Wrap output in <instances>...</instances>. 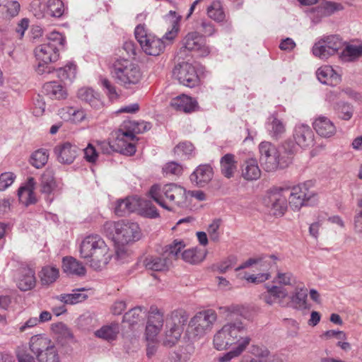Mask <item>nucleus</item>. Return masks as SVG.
Masks as SVG:
<instances>
[{"label":"nucleus","mask_w":362,"mask_h":362,"mask_svg":"<svg viewBox=\"0 0 362 362\" xmlns=\"http://www.w3.org/2000/svg\"><path fill=\"white\" fill-rule=\"evenodd\" d=\"M209 17L217 22H222L225 19V13L221 1H214L207 8Z\"/></svg>","instance_id":"obj_46"},{"label":"nucleus","mask_w":362,"mask_h":362,"mask_svg":"<svg viewBox=\"0 0 362 362\" xmlns=\"http://www.w3.org/2000/svg\"><path fill=\"white\" fill-rule=\"evenodd\" d=\"M213 169L209 165H199L190 175V180L199 187H204L212 179Z\"/></svg>","instance_id":"obj_23"},{"label":"nucleus","mask_w":362,"mask_h":362,"mask_svg":"<svg viewBox=\"0 0 362 362\" xmlns=\"http://www.w3.org/2000/svg\"><path fill=\"white\" fill-rule=\"evenodd\" d=\"M293 279V276L292 273L289 272H283L281 271H278L273 282L284 286H288L291 284Z\"/></svg>","instance_id":"obj_60"},{"label":"nucleus","mask_w":362,"mask_h":362,"mask_svg":"<svg viewBox=\"0 0 362 362\" xmlns=\"http://www.w3.org/2000/svg\"><path fill=\"white\" fill-rule=\"evenodd\" d=\"M258 148L260 164L267 172L285 168L291 163L293 150L289 142L277 147L269 141H262Z\"/></svg>","instance_id":"obj_1"},{"label":"nucleus","mask_w":362,"mask_h":362,"mask_svg":"<svg viewBox=\"0 0 362 362\" xmlns=\"http://www.w3.org/2000/svg\"><path fill=\"white\" fill-rule=\"evenodd\" d=\"M105 233L116 244L124 245L140 238V228L137 223L126 221H107L103 226Z\"/></svg>","instance_id":"obj_7"},{"label":"nucleus","mask_w":362,"mask_h":362,"mask_svg":"<svg viewBox=\"0 0 362 362\" xmlns=\"http://www.w3.org/2000/svg\"><path fill=\"white\" fill-rule=\"evenodd\" d=\"M182 166L176 162L167 163L163 168V173L165 176L180 175L182 173Z\"/></svg>","instance_id":"obj_57"},{"label":"nucleus","mask_w":362,"mask_h":362,"mask_svg":"<svg viewBox=\"0 0 362 362\" xmlns=\"http://www.w3.org/2000/svg\"><path fill=\"white\" fill-rule=\"evenodd\" d=\"M77 97L79 100L88 103L92 108L96 110H100L103 108L104 103L101 100L100 94L91 88H81L77 92Z\"/></svg>","instance_id":"obj_22"},{"label":"nucleus","mask_w":362,"mask_h":362,"mask_svg":"<svg viewBox=\"0 0 362 362\" xmlns=\"http://www.w3.org/2000/svg\"><path fill=\"white\" fill-rule=\"evenodd\" d=\"M119 333V325L118 323H111L101 327L95 332V336L107 340L112 341L116 339Z\"/></svg>","instance_id":"obj_36"},{"label":"nucleus","mask_w":362,"mask_h":362,"mask_svg":"<svg viewBox=\"0 0 362 362\" xmlns=\"http://www.w3.org/2000/svg\"><path fill=\"white\" fill-rule=\"evenodd\" d=\"M53 151L58 162L66 165L71 164L78 153V148L68 141L58 144Z\"/></svg>","instance_id":"obj_17"},{"label":"nucleus","mask_w":362,"mask_h":362,"mask_svg":"<svg viewBox=\"0 0 362 362\" xmlns=\"http://www.w3.org/2000/svg\"><path fill=\"white\" fill-rule=\"evenodd\" d=\"M308 289L305 287L297 288L291 296V302L295 307L298 309H306L307 306Z\"/></svg>","instance_id":"obj_44"},{"label":"nucleus","mask_w":362,"mask_h":362,"mask_svg":"<svg viewBox=\"0 0 362 362\" xmlns=\"http://www.w3.org/2000/svg\"><path fill=\"white\" fill-rule=\"evenodd\" d=\"M173 75L179 82L189 88L198 85L199 78L195 67L189 63L178 64L173 69Z\"/></svg>","instance_id":"obj_14"},{"label":"nucleus","mask_w":362,"mask_h":362,"mask_svg":"<svg viewBox=\"0 0 362 362\" xmlns=\"http://www.w3.org/2000/svg\"><path fill=\"white\" fill-rule=\"evenodd\" d=\"M313 127L320 136L325 139L332 137L337 133L334 123L324 115H318L314 119Z\"/></svg>","instance_id":"obj_18"},{"label":"nucleus","mask_w":362,"mask_h":362,"mask_svg":"<svg viewBox=\"0 0 362 362\" xmlns=\"http://www.w3.org/2000/svg\"><path fill=\"white\" fill-rule=\"evenodd\" d=\"M136 137L133 132L119 129L114 141L115 151L132 156L136 152Z\"/></svg>","instance_id":"obj_16"},{"label":"nucleus","mask_w":362,"mask_h":362,"mask_svg":"<svg viewBox=\"0 0 362 362\" xmlns=\"http://www.w3.org/2000/svg\"><path fill=\"white\" fill-rule=\"evenodd\" d=\"M35 181L33 177H29L25 185L21 187L18 191L20 202L25 206L36 202V197L34 194Z\"/></svg>","instance_id":"obj_26"},{"label":"nucleus","mask_w":362,"mask_h":362,"mask_svg":"<svg viewBox=\"0 0 362 362\" xmlns=\"http://www.w3.org/2000/svg\"><path fill=\"white\" fill-rule=\"evenodd\" d=\"M276 259L277 257L274 255L258 257V262L256 268L263 272H269V270L276 265Z\"/></svg>","instance_id":"obj_51"},{"label":"nucleus","mask_w":362,"mask_h":362,"mask_svg":"<svg viewBox=\"0 0 362 362\" xmlns=\"http://www.w3.org/2000/svg\"><path fill=\"white\" fill-rule=\"evenodd\" d=\"M241 172L243 177L248 181L257 180L261 175L257 161L253 158L243 161L241 165Z\"/></svg>","instance_id":"obj_28"},{"label":"nucleus","mask_w":362,"mask_h":362,"mask_svg":"<svg viewBox=\"0 0 362 362\" xmlns=\"http://www.w3.org/2000/svg\"><path fill=\"white\" fill-rule=\"evenodd\" d=\"M170 262L165 256H148L143 261V265L146 269L161 272L166 270Z\"/></svg>","instance_id":"obj_32"},{"label":"nucleus","mask_w":362,"mask_h":362,"mask_svg":"<svg viewBox=\"0 0 362 362\" xmlns=\"http://www.w3.org/2000/svg\"><path fill=\"white\" fill-rule=\"evenodd\" d=\"M343 46V40L338 35L324 36L314 44L312 53L315 57L326 60L338 53Z\"/></svg>","instance_id":"obj_12"},{"label":"nucleus","mask_w":362,"mask_h":362,"mask_svg":"<svg viewBox=\"0 0 362 362\" xmlns=\"http://www.w3.org/2000/svg\"><path fill=\"white\" fill-rule=\"evenodd\" d=\"M141 206L142 200L136 197L119 199L115 203V214L118 216H124L136 211Z\"/></svg>","instance_id":"obj_20"},{"label":"nucleus","mask_w":362,"mask_h":362,"mask_svg":"<svg viewBox=\"0 0 362 362\" xmlns=\"http://www.w3.org/2000/svg\"><path fill=\"white\" fill-rule=\"evenodd\" d=\"M47 7L52 17L59 18L64 12V3L61 0H48Z\"/></svg>","instance_id":"obj_52"},{"label":"nucleus","mask_w":362,"mask_h":362,"mask_svg":"<svg viewBox=\"0 0 362 362\" xmlns=\"http://www.w3.org/2000/svg\"><path fill=\"white\" fill-rule=\"evenodd\" d=\"M80 257L95 270H101L109 263L112 252L105 240L98 235H90L83 238L79 246Z\"/></svg>","instance_id":"obj_2"},{"label":"nucleus","mask_w":362,"mask_h":362,"mask_svg":"<svg viewBox=\"0 0 362 362\" xmlns=\"http://www.w3.org/2000/svg\"><path fill=\"white\" fill-rule=\"evenodd\" d=\"M52 330L55 334L58 335V341H59L60 338H62V339H69L73 338V334L69 328L62 322H58L52 325Z\"/></svg>","instance_id":"obj_54"},{"label":"nucleus","mask_w":362,"mask_h":362,"mask_svg":"<svg viewBox=\"0 0 362 362\" xmlns=\"http://www.w3.org/2000/svg\"><path fill=\"white\" fill-rule=\"evenodd\" d=\"M221 313L226 315V317H232L235 315L245 317L246 310L243 305L233 304L228 306L221 307L219 308Z\"/></svg>","instance_id":"obj_49"},{"label":"nucleus","mask_w":362,"mask_h":362,"mask_svg":"<svg viewBox=\"0 0 362 362\" xmlns=\"http://www.w3.org/2000/svg\"><path fill=\"white\" fill-rule=\"evenodd\" d=\"M256 354L262 359L263 362H283L278 356L270 355L269 350L265 347H261Z\"/></svg>","instance_id":"obj_62"},{"label":"nucleus","mask_w":362,"mask_h":362,"mask_svg":"<svg viewBox=\"0 0 362 362\" xmlns=\"http://www.w3.org/2000/svg\"><path fill=\"white\" fill-rule=\"evenodd\" d=\"M149 195L159 206L168 211H173L175 206H182L187 199L185 189L175 183L154 185L149 190Z\"/></svg>","instance_id":"obj_5"},{"label":"nucleus","mask_w":362,"mask_h":362,"mask_svg":"<svg viewBox=\"0 0 362 362\" xmlns=\"http://www.w3.org/2000/svg\"><path fill=\"white\" fill-rule=\"evenodd\" d=\"M37 362H62L57 349L54 345L36 358Z\"/></svg>","instance_id":"obj_50"},{"label":"nucleus","mask_w":362,"mask_h":362,"mask_svg":"<svg viewBox=\"0 0 362 362\" xmlns=\"http://www.w3.org/2000/svg\"><path fill=\"white\" fill-rule=\"evenodd\" d=\"M288 292L286 288L277 286H267V291L262 293L261 298L268 305L281 303L286 296Z\"/></svg>","instance_id":"obj_24"},{"label":"nucleus","mask_w":362,"mask_h":362,"mask_svg":"<svg viewBox=\"0 0 362 362\" xmlns=\"http://www.w3.org/2000/svg\"><path fill=\"white\" fill-rule=\"evenodd\" d=\"M62 269L68 275L82 276L86 269L83 264L72 257H65L62 259Z\"/></svg>","instance_id":"obj_29"},{"label":"nucleus","mask_w":362,"mask_h":362,"mask_svg":"<svg viewBox=\"0 0 362 362\" xmlns=\"http://www.w3.org/2000/svg\"><path fill=\"white\" fill-rule=\"evenodd\" d=\"M111 75L118 85L125 88L139 84L143 76L139 65L127 59H119L113 63Z\"/></svg>","instance_id":"obj_6"},{"label":"nucleus","mask_w":362,"mask_h":362,"mask_svg":"<svg viewBox=\"0 0 362 362\" xmlns=\"http://www.w3.org/2000/svg\"><path fill=\"white\" fill-rule=\"evenodd\" d=\"M16 356L18 362H35V358L27 353L25 346H21L17 348Z\"/></svg>","instance_id":"obj_64"},{"label":"nucleus","mask_w":362,"mask_h":362,"mask_svg":"<svg viewBox=\"0 0 362 362\" xmlns=\"http://www.w3.org/2000/svg\"><path fill=\"white\" fill-rule=\"evenodd\" d=\"M54 344L51 339L43 334L33 336L29 341V347L32 353L37 357L40 354L52 348Z\"/></svg>","instance_id":"obj_25"},{"label":"nucleus","mask_w":362,"mask_h":362,"mask_svg":"<svg viewBox=\"0 0 362 362\" xmlns=\"http://www.w3.org/2000/svg\"><path fill=\"white\" fill-rule=\"evenodd\" d=\"M85 292L86 289L83 288H76L74 289L71 293H63L56 296L55 298L64 304L74 305L81 303L88 298Z\"/></svg>","instance_id":"obj_33"},{"label":"nucleus","mask_w":362,"mask_h":362,"mask_svg":"<svg viewBox=\"0 0 362 362\" xmlns=\"http://www.w3.org/2000/svg\"><path fill=\"white\" fill-rule=\"evenodd\" d=\"M140 306L135 307L127 313L123 317V322H128L130 325L138 323L144 318V314L146 310Z\"/></svg>","instance_id":"obj_45"},{"label":"nucleus","mask_w":362,"mask_h":362,"mask_svg":"<svg viewBox=\"0 0 362 362\" xmlns=\"http://www.w3.org/2000/svg\"><path fill=\"white\" fill-rule=\"evenodd\" d=\"M170 106L175 110L184 112H191L194 111L197 105V103L192 98L182 94L173 98L170 103Z\"/></svg>","instance_id":"obj_27"},{"label":"nucleus","mask_w":362,"mask_h":362,"mask_svg":"<svg viewBox=\"0 0 362 362\" xmlns=\"http://www.w3.org/2000/svg\"><path fill=\"white\" fill-rule=\"evenodd\" d=\"M250 337L247 334V327L240 320L226 323L214 336L213 343L216 349H228L233 345L245 349L250 344Z\"/></svg>","instance_id":"obj_3"},{"label":"nucleus","mask_w":362,"mask_h":362,"mask_svg":"<svg viewBox=\"0 0 362 362\" xmlns=\"http://www.w3.org/2000/svg\"><path fill=\"white\" fill-rule=\"evenodd\" d=\"M267 129L272 138L278 139L286 132V124L276 115H272L268 118Z\"/></svg>","instance_id":"obj_31"},{"label":"nucleus","mask_w":362,"mask_h":362,"mask_svg":"<svg viewBox=\"0 0 362 362\" xmlns=\"http://www.w3.org/2000/svg\"><path fill=\"white\" fill-rule=\"evenodd\" d=\"M76 66L74 64H69L57 70V77L64 83H71L76 77Z\"/></svg>","instance_id":"obj_42"},{"label":"nucleus","mask_w":362,"mask_h":362,"mask_svg":"<svg viewBox=\"0 0 362 362\" xmlns=\"http://www.w3.org/2000/svg\"><path fill=\"white\" fill-rule=\"evenodd\" d=\"M286 194L289 206L293 211H299L303 206L313 205L317 202L316 193L310 190L306 184L286 187Z\"/></svg>","instance_id":"obj_10"},{"label":"nucleus","mask_w":362,"mask_h":362,"mask_svg":"<svg viewBox=\"0 0 362 362\" xmlns=\"http://www.w3.org/2000/svg\"><path fill=\"white\" fill-rule=\"evenodd\" d=\"M293 138L300 147L307 148L314 144V134L308 125L298 124L295 127Z\"/></svg>","instance_id":"obj_19"},{"label":"nucleus","mask_w":362,"mask_h":362,"mask_svg":"<svg viewBox=\"0 0 362 362\" xmlns=\"http://www.w3.org/2000/svg\"><path fill=\"white\" fill-rule=\"evenodd\" d=\"M163 313L156 308H151L147 323L161 328L163 325Z\"/></svg>","instance_id":"obj_56"},{"label":"nucleus","mask_w":362,"mask_h":362,"mask_svg":"<svg viewBox=\"0 0 362 362\" xmlns=\"http://www.w3.org/2000/svg\"><path fill=\"white\" fill-rule=\"evenodd\" d=\"M48 157L49 153L46 149H39L31 155L30 163L36 168H40L47 163Z\"/></svg>","instance_id":"obj_48"},{"label":"nucleus","mask_w":362,"mask_h":362,"mask_svg":"<svg viewBox=\"0 0 362 362\" xmlns=\"http://www.w3.org/2000/svg\"><path fill=\"white\" fill-rule=\"evenodd\" d=\"M185 246L186 244L182 240L175 239L165 247L163 255L165 256L171 263L172 259H177L181 257V252Z\"/></svg>","instance_id":"obj_35"},{"label":"nucleus","mask_w":362,"mask_h":362,"mask_svg":"<svg viewBox=\"0 0 362 362\" xmlns=\"http://www.w3.org/2000/svg\"><path fill=\"white\" fill-rule=\"evenodd\" d=\"M362 56V45H348L341 52L340 58L343 61L352 62Z\"/></svg>","instance_id":"obj_40"},{"label":"nucleus","mask_w":362,"mask_h":362,"mask_svg":"<svg viewBox=\"0 0 362 362\" xmlns=\"http://www.w3.org/2000/svg\"><path fill=\"white\" fill-rule=\"evenodd\" d=\"M265 203L274 210L276 216L283 215L288 207V195L286 187H274L267 194Z\"/></svg>","instance_id":"obj_13"},{"label":"nucleus","mask_w":362,"mask_h":362,"mask_svg":"<svg viewBox=\"0 0 362 362\" xmlns=\"http://www.w3.org/2000/svg\"><path fill=\"white\" fill-rule=\"evenodd\" d=\"M320 5L328 16L343 9V6L341 4L331 1H324L320 3Z\"/></svg>","instance_id":"obj_58"},{"label":"nucleus","mask_w":362,"mask_h":362,"mask_svg":"<svg viewBox=\"0 0 362 362\" xmlns=\"http://www.w3.org/2000/svg\"><path fill=\"white\" fill-rule=\"evenodd\" d=\"M316 76L317 79L324 84L335 86L341 81L340 75L330 66H320L316 71Z\"/></svg>","instance_id":"obj_30"},{"label":"nucleus","mask_w":362,"mask_h":362,"mask_svg":"<svg viewBox=\"0 0 362 362\" xmlns=\"http://www.w3.org/2000/svg\"><path fill=\"white\" fill-rule=\"evenodd\" d=\"M182 48L197 52L201 57H206L210 52L204 37L196 31L188 33L182 40Z\"/></svg>","instance_id":"obj_15"},{"label":"nucleus","mask_w":362,"mask_h":362,"mask_svg":"<svg viewBox=\"0 0 362 362\" xmlns=\"http://www.w3.org/2000/svg\"><path fill=\"white\" fill-rule=\"evenodd\" d=\"M20 4L16 1H5L6 17L12 18L17 16L20 11Z\"/></svg>","instance_id":"obj_63"},{"label":"nucleus","mask_w":362,"mask_h":362,"mask_svg":"<svg viewBox=\"0 0 362 362\" xmlns=\"http://www.w3.org/2000/svg\"><path fill=\"white\" fill-rule=\"evenodd\" d=\"M206 257V254L197 248H189L184 250L181 254V258L186 262L195 264L202 262Z\"/></svg>","instance_id":"obj_41"},{"label":"nucleus","mask_w":362,"mask_h":362,"mask_svg":"<svg viewBox=\"0 0 362 362\" xmlns=\"http://www.w3.org/2000/svg\"><path fill=\"white\" fill-rule=\"evenodd\" d=\"M66 110V113L68 115L66 119L71 121L72 122H81L86 118V113L82 109L68 107Z\"/></svg>","instance_id":"obj_55"},{"label":"nucleus","mask_w":362,"mask_h":362,"mask_svg":"<svg viewBox=\"0 0 362 362\" xmlns=\"http://www.w3.org/2000/svg\"><path fill=\"white\" fill-rule=\"evenodd\" d=\"M333 109L338 118L345 121H349L352 117L354 111L353 105L346 102L336 103Z\"/></svg>","instance_id":"obj_39"},{"label":"nucleus","mask_w":362,"mask_h":362,"mask_svg":"<svg viewBox=\"0 0 362 362\" xmlns=\"http://www.w3.org/2000/svg\"><path fill=\"white\" fill-rule=\"evenodd\" d=\"M192 347H182L173 352L170 356L171 362H187L192 355Z\"/></svg>","instance_id":"obj_53"},{"label":"nucleus","mask_w":362,"mask_h":362,"mask_svg":"<svg viewBox=\"0 0 362 362\" xmlns=\"http://www.w3.org/2000/svg\"><path fill=\"white\" fill-rule=\"evenodd\" d=\"M134 35L142 50L148 55L158 56L165 49V42L149 33L144 25H138L135 28Z\"/></svg>","instance_id":"obj_9"},{"label":"nucleus","mask_w":362,"mask_h":362,"mask_svg":"<svg viewBox=\"0 0 362 362\" xmlns=\"http://www.w3.org/2000/svg\"><path fill=\"white\" fill-rule=\"evenodd\" d=\"M36 284L35 272L30 267H21L19 269L16 276L18 288L23 291L33 288Z\"/></svg>","instance_id":"obj_21"},{"label":"nucleus","mask_w":362,"mask_h":362,"mask_svg":"<svg viewBox=\"0 0 362 362\" xmlns=\"http://www.w3.org/2000/svg\"><path fill=\"white\" fill-rule=\"evenodd\" d=\"M175 153L182 159L189 158L195 154L193 144L188 141L181 142L174 148Z\"/></svg>","instance_id":"obj_47"},{"label":"nucleus","mask_w":362,"mask_h":362,"mask_svg":"<svg viewBox=\"0 0 362 362\" xmlns=\"http://www.w3.org/2000/svg\"><path fill=\"white\" fill-rule=\"evenodd\" d=\"M187 317L180 312H173L166 319V325L163 344L171 347L180 339L183 332V326L187 322Z\"/></svg>","instance_id":"obj_11"},{"label":"nucleus","mask_w":362,"mask_h":362,"mask_svg":"<svg viewBox=\"0 0 362 362\" xmlns=\"http://www.w3.org/2000/svg\"><path fill=\"white\" fill-rule=\"evenodd\" d=\"M84 159L90 163H95L98 158V152L92 144H88L83 149Z\"/></svg>","instance_id":"obj_59"},{"label":"nucleus","mask_w":362,"mask_h":362,"mask_svg":"<svg viewBox=\"0 0 362 362\" xmlns=\"http://www.w3.org/2000/svg\"><path fill=\"white\" fill-rule=\"evenodd\" d=\"M41 192L47 195L51 194L55 189L57 185L52 170L47 169L41 176Z\"/></svg>","instance_id":"obj_38"},{"label":"nucleus","mask_w":362,"mask_h":362,"mask_svg":"<svg viewBox=\"0 0 362 362\" xmlns=\"http://www.w3.org/2000/svg\"><path fill=\"white\" fill-rule=\"evenodd\" d=\"M65 41V37L62 33L53 31L48 35L47 42L36 47L35 56L38 64L35 71L38 74L51 72L48 64L59 59V50L64 47Z\"/></svg>","instance_id":"obj_4"},{"label":"nucleus","mask_w":362,"mask_h":362,"mask_svg":"<svg viewBox=\"0 0 362 362\" xmlns=\"http://www.w3.org/2000/svg\"><path fill=\"white\" fill-rule=\"evenodd\" d=\"M59 269L54 267L47 266L40 272V278L42 284L49 285L54 282L59 277Z\"/></svg>","instance_id":"obj_43"},{"label":"nucleus","mask_w":362,"mask_h":362,"mask_svg":"<svg viewBox=\"0 0 362 362\" xmlns=\"http://www.w3.org/2000/svg\"><path fill=\"white\" fill-rule=\"evenodd\" d=\"M43 93L52 100H62L67 96L64 87L56 81L46 83L43 86Z\"/></svg>","instance_id":"obj_34"},{"label":"nucleus","mask_w":362,"mask_h":362,"mask_svg":"<svg viewBox=\"0 0 362 362\" xmlns=\"http://www.w3.org/2000/svg\"><path fill=\"white\" fill-rule=\"evenodd\" d=\"M220 164L222 174L227 178L232 177L237 170L235 156L231 153L226 154L221 158Z\"/></svg>","instance_id":"obj_37"},{"label":"nucleus","mask_w":362,"mask_h":362,"mask_svg":"<svg viewBox=\"0 0 362 362\" xmlns=\"http://www.w3.org/2000/svg\"><path fill=\"white\" fill-rule=\"evenodd\" d=\"M217 320V314L212 309L197 313L189 320L187 333L192 339H199L209 333Z\"/></svg>","instance_id":"obj_8"},{"label":"nucleus","mask_w":362,"mask_h":362,"mask_svg":"<svg viewBox=\"0 0 362 362\" xmlns=\"http://www.w3.org/2000/svg\"><path fill=\"white\" fill-rule=\"evenodd\" d=\"M16 175L11 172L3 173L0 175V191L9 187L14 182Z\"/></svg>","instance_id":"obj_61"}]
</instances>
